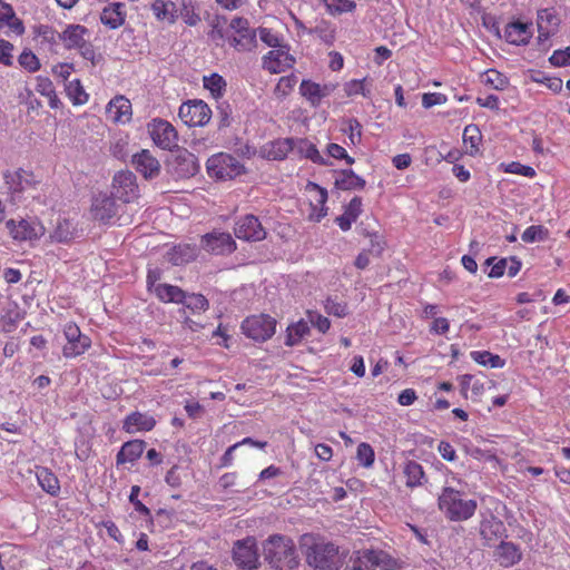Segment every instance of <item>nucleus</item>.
Masks as SVG:
<instances>
[{
  "label": "nucleus",
  "instance_id": "f257e3e1",
  "mask_svg": "<svg viewBox=\"0 0 570 570\" xmlns=\"http://www.w3.org/2000/svg\"><path fill=\"white\" fill-rule=\"evenodd\" d=\"M299 544L306 563L314 570H340L343 564L340 548L320 535L303 534Z\"/></svg>",
  "mask_w": 570,
  "mask_h": 570
},
{
  "label": "nucleus",
  "instance_id": "f03ea898",
  "mask_svg": "<svg viewBox=\"0 0 570 570\" xmlns=\"http://www.w3.org/2000/svg\"><path fill=\"white\" fill-rule=\"evenodd\" d=\"M263 554L275 570H294L299 564L295 543L286 535H269L263 544Z\"/></svg>",
  "mask_w": 570,
  "mask_h": 570
},
{
  "label": "nucleus",
  "instance_id": "7ed1b4c3",
  "mask_svg": "<svg viewBox=\"0 0 570 570\" xmlns=\"http://www.w3.org/2000/svg\"><path fill=\"white\" fill-rule=\"evenodd\" d=\"M90 214L94 220L104 225L121 226L131 223V215L126 214L124 205L106 193H99L92 198Z\"/></svg>",
  "mask_w": 570,
  "mask_h": 570
},
{
  "label": "nucleus",
  "instance_id": "20e7f679",
  "mask_svg": "<svg viewBox=\"0 0 570 570\" xmlns=\"http://www.w3.org/2000/svg\"><path fill=\"white\" fill-rule=\"evenodd\" d=\"M89 38V29L78 23L67 24L61 32V42L67 50H77L85 60L96 66L101 57L97 55L95 46Z\"/></svg>",
  "mask_w": 570,
  "mask_h": 570
},
{
  "label": "nucleus",
  "instance_id": "39448f33",
  "mask_svg": "<svg viewBox=\"0 0 570 570\" xmlns=\"http://www.w3.org/2000/svg\"><path fill=\"white\" fill-rule=\"evenodd\" d=\"M439 508L451 521H464L470 519L476 508V501L463 499L460 491L446 487L439 497Z\"/></svg>",
  "mask_w": 570,
  "mask_h": 570
},
{
  "label": "nucleus",
  "instance_id": "423d86ee",
  "mask_svg": "<svg viewBox=\"0 0 570 570\" xmlns=\"http://www.w3.org/2000/svg\"><path fill=\"white\" fill-rule=\"evenodd\" d=\"M396 570L399 561L384 550L364 549L355 551L344 570Z\"/></svg>",
  "mask_w": 570,
  "mask_h": 570
},
{
  "label": "nucleus",
  "instance_id": "0eeeda50",
  "mask_svg": "<svg viewBox=\"0 0 570 570\" xmlns=\"http://www.w3.org/2000/svg\"><path fill=\"white\" fill-rule=\"evenodd\" d=\"M206 170L215 180H233L246 173L245 166L227 153H217L206 161Z\"/></svg>",
  "mask_w": 570,
  "mask_h": 570
},
{
  "label": "nucleus",
  "instance_id": "6e6552de",
  "mask_svg": "<svg viewBox=\"0 0 570 570\" xmlns=\"http://www.w3.org/2000/svg\"><path fill=\"white\" fill-rule=\"evenodd\" d=\"M257 33L246 18L235 17L229 23L227 41L238 52H248L257 46Z\"/></svg>",
  "mask_w": 570,
  "mask_h": 570
},
{
  "label": "nucleus",
  "instance_id": "1a4fd4ad",
  "mask_svg": "<svg viewBox=\"0 0 570 570\" xmlns=\"http://www.w3.org/2000/svg\"><path fill=\"white\" fill-rule=\"evenodd\" d=\"M277 321L268 314L247 316L240 325L242 333L255 342H266L276 332Z\"/></svg>",
  "mask_w": 570,
  "mask_h": 570
},
{
  "label": "nucleus",
  "instance_id": "9d476101",
  "mask_svg": "<svg viewBox=\"0 0 570 570\" xmlns=\"http://www.w3.org/2000/svg\"><path fill=\"white\" fill-rule=\"evenodd\" d=\"M180 303L184 304V307L179 311L184 327L191 332H198L205 328L206 323L204 321H194L193 316H200L203 313L208 311V299L203 294L186 293L185 301Z\"/></svg>",
  "mask_w": 570,
  "mask_h": 570
},
{
  "label": "nucleus",
  "instance_id": "9b49d317",
  "mask_svg": "<svg viewBox=\"0 0 570 570\" xmlns=\"http://www.w3.org/2000/svg\"><path fill=\"white\" fill-rule=\"evenodd\" d=\"M3 180L13 199H20L26 191L37 189L41 183L33 171L23 168L7 170Z\"/></svg>",
  "mask_w": 570,
  "mask_h": 570
},
{
  "label": "nucleus",
  "instance_id": "f8f14e48",
  "mask_svg": "<svg viewBox=\"0 0 570 570\" xmlns=\"http://www.w3.org/2000/svg\"><path fill=\"white\" fill-rule=\"evenodd\" d=\"M110 196L126 208L127 204L134 203L139 198V187L136 176L129 170L118 171L111 183Z\"/></svg>",
  "mask_w": 570,
  "mask_h": 570
},
{
  "label": "nucleus",
  "instance_id": "ddd939ff",
  "mask_svg": "<svg viewBox=\"0 0 570 570\" xmlns=\"http://www.w3.org/2000/svg\"><path fill=\"white\" fill-rule=\"evenodd\" d=\"M178 116L188 127H204L212 118V109L204 100L194 99L181 104Z\"/></svg>",
  "mask_w": 570,
  "mask_h": 570
},
{
  "label": "nucleus",
  "instance_id": "4468645a",
  "mask_svg": "<svg viewBox=\"0 0 570 570\" xmlns=\"http://www.w3.org/2000/svg\"><path fill=\"white\" fill-rule=\"evenodd\" d=\"M63 335L67 343L62 347V355L66 358H75L85 354L91 346L89 336L81 333L79 326L75 322H68L63 326Z\"/></svg>",
  "mask_w": 570,
  "mask_h": 570
},
{
  "label": "nucleus",
  "instance_id": "2eb2a0df",
  "mask_svg": "<svg viewBox=\"0 0 570 570\" xmlns=\"http://www.w3.org/2000/svg\"><path fill=\"white\" fill-rule=\"evenodd\" d=\"M304 190L309 206L307 219L309 222L320 223L328 212L326 207L328 198L327 190L313 181H308Z\"/></svg>",
  "mask_w": 570,
  "mask_h": 570
},
{
  "label": "nucleus",
  "instance_id": "dca6fc26",
  "mask_svg": "<svg viewBox=\"0 0 570 570\" xmlns=\"http://www.w3.org/2000/svg\"><path fill=\"white\" fill-rule=\"evenodd\" d=\"M148 132L158 147L170 150L177 146L178 135L175 127L167 120L155 118L148 124Z\"/></svg>",
  "mask_w": 570,
  "mask_h": 570
},
{
  "label": "nucleus",
  "instance_id": "f3484780",
  "mask_svg": "<svg viewBox=\"0 0 570 570\" xmlns=\"http://www.w3.org/2000/svg\"><path fill=\"white\" fill-rule=\"evenodd\" d=\"M233 559L243 569H256L259 561L255 538L248 537L244 540H238L233 548Z\"/></svg>",
  "mask_w": 570,
  "mask_h": 570
},
{
  "label": "nucleus",
  "instance_id": "a211bd4d",
  "mask_svg": "<svg viewBox=\"0 0 570 570\" xmlns=\"http://www.w3.org/2000/svg\"><path fill=\"white\" fill-rule=\"evenodd\" d=\"M202 247L214 255L232 254L236 249V243L229 233L214 230L202 237Z\"/></svg>",
  "mask_w": 570,
  "mask_h": 570
},
{
  "label": "nucleus",
  "instance_id": "6ab92c4d",
  "mask_svg": "<svg viewBox=\"0 0 570 570\" xmlns=\"http://www.w3.org/2000/svg\"><path fill=\"white\" fill-rule=\"evenodd\" d=\"M263 68L271 73H281L292 68L295 63L294 57L289 53L287 46L269 50L263 57Z\"/></svg>",
  "mask_w": 570,
  "mask_h": 570
},
{
  "label": "nucleus",
  "instance_id": "aec40b11",
  "mask_svg": "<svg viewBox=\"0 0 570 570\" xmlns=\"http://www.w3.org/2000/svg\"><path fill=\"white\" fill-rule=\"evenodd\" d=\"M235 236L239 239L258 242L266 237V230L254 215H246L236 222Z\"/></svg>",
  "mask_w": 570,
  "mask_h": 570
},
{
  "label": "nucleus",
  "instance_id": "412c9836",
  "mask_svg": "<svg viewBox=\"0 0 570 570\" xmlns=\"http://www.w3.org/2000/svg\"><path fill=\"white\" fill-rule=\"evenodd\" d=\"M335 83L321 85L309 79H304L299 85V94L306 99L311 107L321 106L323 98L330 96L335 89Z\"/></svg>",
  "mask_w": 570,
  "mask_h": 570
},
{
  "label": "nucleus",
  "instance_id": "4be33fe9",
  "mask_svg": "<svg viewBox=\"0 0 570 570\" xmlns=\"http://www.w3.org/2000/svg\"><path fill=\"white\" fill-rule=\"evenodd\" d=\"M199 170L196 157L187 151L179 153L169 164V171L176 179H186L195 176Z\"/></svg>",
  "mask_w": 570,
  "mask_h": 570
},
{
  "label": "nucleus",
  "instance_id": "5701e85b",
  "mask_svg": "<svg viewBox=\"0 0 570 570\" xmlns=\"http://www.w3.org/2000/svg\"><path fill=\"white\" fill-rule=\"evenodd\" d=\"M6 225L10 236L18 242L33 240L43 234L42 226L27 219H10Z\"/></svg>",
  "mask_w": 570,
  "mask_h": 570
},
{
  "label": "nucleus",
  "instance_id": "b1692460",
  "mask_svg": "<svg viewBox=\"0 0 570 570\" xmlns=\"http://www.w3.org/2000/svg\"><path fill=\"white\" fill-rule=\"evenodd\" d=\"M131 102L122 95L112 98L106 107V117L115 124H127L131 120Z\"/></svg>",
  "mask_w": 570,
  "mask_h": 570
},
{
  "label": "nucleus",
  "instance_id": "393cba45",
  "mask_svg": "<svg viewBox=\"0 0 570 570\" xmlns=\"http://www.w3.org/2000/svg\"><path fill=\"white\" fill-rule=\"evenodd\" d=\"M131 164L146 179L157 177L160 173V163L148 149L135 154Z\"/></svg>",
  "mask_w": 570,
  "mask_h": 570
},
{
  "label": "nucleus",
  "instance_id": "a878e982",
  "mask_svg": "<svg viewBox=\"0 0 570 570\" xmlns=\"http://www.w3.org/2000/svg\"><path fill=\"white\" fill-rule=\"evenodd\" d=\"M126 17L127 12L125 3L112 2L102 9L100 13V21L108 29L115 30L124 26Z\"/></svg>",
  "mask_w": 570,
  "mask_h": 570
},
{
  "label": "nucleus",
  "instance_id": "bb28decb",
  "mask_svg": "<svg viewBox=\"0 0 570 570\" xmlns=\"http://www.w3.org/2000/svg\"><path fill=\"white\" fill-rule=\"evenodd\" d=\"M7 27L16 36H22L26 31L23 21L17 17L13 7L0 0V29Z\"/></svg>",
  "mask_w": 570,
  "mask_h": 570
},
{
  "label": "nucleus",
  "instance_id": "cd10ccee",
  "mask_svg": "<svg viewBox=\"0 0 570 570\" xmlns=\"http://www.w3.org/2000/svg\"><path fill=\"white\" fill-rule=\"evenodd\" d=\"M532 37V29L530 23L514 21L507 24L504 29L505 40L515 46L527 45Z\"/></svg>",
  "mask_w": 570,
  "mask_h": 570
},
{
  "label": "nucleus",
  "instance_id": "c85d7f7f",
  "mask_svg": "<svg viewBox=\"0 0 570 570\" xmlns=\"http://www.w3.org/2000/svg\"><path fill=\"white\" fill-rule=\"evenodd\" d=\"M363 212V202L358 196L353 197L347 205L344 206V213L335 218V223L343 230L351 229L352 224L357 220Z\"/></svg>",
  "mask_w": 570,
  "mask_h": 570
},
{
  "label": "nucleus",
  "instance_id": "c756f323",
  "mask_svg": "<svg viewBox=\"0 0 570 570\" xmlns=\"http://www.w3.org/2000/svg\"><path fill=\"white\" fill-rule=\"evenodd\" d=\"M156 425V420L154 416L141 413V412H132L126 416L124 420L122 429L127 433H136L140 431H151Z\"/></svg>",
  "mask_w": 570,
  "mask_h": 570
},
{
  "label": "nucleus",
  "instance_id": "7c9ffc66",
  "mask_svg": "<svg viewBox=\"0 0 570 570\" xmlns=\"http://www.w3.org/2000/svg\"><path fill=\"white\" fill-rule=\"evenodd\" d=\"M196 257L197 247L190 244L176 245L166 253V259L175 266L187 264Z\"/></svg>",
  "mask_w": 570,
  "mask_h": 570
},
{
  "label": "nucleus",
  "instance_id": "2f4dec72",
  "mask_svg": "<svg viewBox=\"0 0 570 570\" xmlns=\"http://www.w3.org/2000/svg\"><path fill=\"white\" fill-rule=\"evenodd\" d=\"M146 442L142 440H131L125 442L116 455L117 465L134 463L144 453Z\"/></svg>",
  "mask_w": 570,
  "mask_h": 570
},
{
  "label": "nucleus",
  "instance_id": "473e14b6",
  "mask_svg": "<svg viewBox=\"0 0 570 570\" xmlns=\"http://www.w3.org/2000/svg\"><path fill=\"white\" fill-rule=\"evenodd\" d=\"M151 11L158 21L174 23L178 18V6L174 0H153Z\"/></svg>",
  "mask_w": 570,
  "mask_h": 570
},
{
  "label": "nucleus",
  "instance_id": "72a5a7b5",
  "mask_svg": "<svg viewBox=\"0 0 570 570\" xmlns=\"http://www.w3.org/2000/svg\"><path fill=\"white\" fill-rule=\"evenodd\" d=\"M36 478L39 487L51 497L60 493V482L57 475L46 466H36Z\"/></svg>",
  "mask_w": 570,
  "mask_h": 570
},
{
  "label": "nucleus",
  "instance_id": "f704fd0d",
  "mask_svg": "<svg viewBox=\"0 0 570 570\" xmlns=\"http://www.w3.org/2000/svg\"><path fill=\"white\" fill-rule=\"evenodd\" d=\"M559 18L550 9H543L538 12L537 24L539 38L548 39L553 35L559 26Z\"/></svg>",
  "mask_w": 570,
  "mask_h": 570
},
{
  "label": "nucleus",
  "instance_id": "c9c22d12",
  "mask_svg": "<svg viewBox=\"0 0 570 570\" xmlns=\"http://www.w3.org/2000/svg\"><path fill=\"white\" fill-rule=\"evenodd\" d=\"M334 185L340 190H363L366 181L352 169H343L335 178Z\"/></svg>",
  "mask_w": 570,
  "mask_h": 570
},
{
  "label": "nucleus",
  "instance_id": "e433bc0d",
  "mask_svg": "<svg viewBox=\"0 0 570 570\" xmlns=\"http://www.w3.org/2000/svg\"><path fill=\"white\" fill-rule=\"evenodd\" d=\"M294 138L276 139L268 145V149L264 151V156L273 160H283L294 150Z\"/></svg>",
  "mask_w": 570,
  "mask_h": 570
},
{
  "label": "nucleus",
  "instance_id": "4c0bfd02",
  "mask_svg": "<svg viewBox=\"0 0 570 570\" xmlns=\"http://www.w3.org/2000/svg\"><path fill=\"white\" fill-rule=\"evenodd\" d=\"M482 144V134L476 125H468L463 130V145L464 151L469 156H476L480 154Z\"/></svg>",
  "mask_w": 570,
  "mask_h": 570
},
{
  "label": "nucleus",
  "instance_id": "58836bf2",
  "mask_svg": "<svg viewBox=\"0 0 570 570\" xmlns=\"http://www.w3.org/2000/svg\"><path fill=\"white\" fill-rule=\"evenodd\" d=\"M504 531L503 522L494 517L483 520L480 524V534L489 544L500 539Z\"/></svg>",
  "mask_w": 570,
  "mask_h": 570
},
{
  "label": "nucleus",
  "instance_id": "ea45409f",
  "mask_svg": "<svg viewBox=\"0 0 570 570\" xmlns=\"http://www.w3.org/2000/svg\"><path fill=\"white\" fill-rule=\"evenodd\" d=\"M497 557L501 566L511 567L521 560V552L512 542H501L497 550Z\"/></svg>",
  "mask_w": 570,
  "mask_h": 570
},
{
  "label": "nucleus",
  "instance_id": "a19ab883",
  "mask_svg": "<svg viewBox=\"0 0 570 570\" xmlns=\"http://www.w3.org/2000/svg\"><path fill=\"white\" fill-rule=\"evenodd\" d=\"M154 294L164 303H180L186 298V293L180 287L170 284H158Z\"/></svg>",
  "mask_w": 570,
  "mask_h": 570
},
{
  "label": "nucleus",
  "instance_id": "79ce46f5",
  "mask_svg": "<svg viewBox=\"0 0 570 570\" xmlns=\"http://www.w3.org/2000/svg\"><path fill=\"white\" fill-rule=\"evenodd\" d=\"M294 150L301 156L312 160L315 164H326L324 158L320 154L317 147L306 138L295 139Z\"/></svg>",
  "mask_w": 570,
  "mask_h": 570
},
{
  "label": "nucleus",
  "instance_id": "37998d69",
  "mask_svg": "<svg viewBox=\"0 0 570 570\" xmlns=\"http://www.w3.org/2000/svg\"><path fill=\"white\" fill-rule=\"evenodd\" d=\"M309 333L308 323L299 320L296 323L288 325L286 330L285 345L295 346Z\"/></svg>",
  "mask_w": 570,
  "mask_h": 570
},
{
  "label": "nucleus",
  "instance_id": "c03bdc74",
  "mask_svg": "<svg viewBox=\"0 0 570 570\" xmlns=\"http://www.w3.org/2000/svg\"><path fill=\"white\" fill-rule=\"evenodd\" d=\"M203 86L207 89L214 99H219L226 91V81L223 76L213 72L209 76H204Z\"/></svg>",
  "mask_w": 570,
  "mask_h": 570
},
{
  "label": "nucleus",
  "instance_id": "a18cd8bd",
  "mask_svg": "<svg viewBox=\"0 0 570 570\" xmlns=\"http://www.w3.org/2000/svg\"><path fill=\"white\" fill-rule=\"evenodd\" d=\"M470 357L475 363L491 368H502L505 365V361L500 355L489 351H472Z\"/></svg>",
  "mask_w": 570,
  "mask_h": 570
},
{
  "label": "nucleus",
  "instance_id": "49530a36",
  "mask_svg": "<svg viewBox=\"0 0 570 570\" xmlns=\"http://www.w3.org/2000/svg\"><path fill=\"white\" fill-rule=\"evenodd\" d=\"M66 94L75 106H82L89 100V95L86 92L79 79L68 81L66 85Z\"/></svg>",
  "mask_w": 570,
  "mask_h": 570
},
{
  "label": "nucleus",
  "instance_id": "de8ad7c7",
  "mask_svg": "<svg viewBox=\"0 0 570 570\" xmlns=\"http://www.w3.org/2000/svg\"><path fill=\"white\" fill-rule=\"evenodd\" d=\"M35 35L42 45L49 46L50 49L61 42V32H58L52 26L39 24L35 29Z\"/></svg>",
  "mask_w": 570,
  "mask_h": 570
},
{
  "label": "nucleus",
  "instance_id": "09e8293b",
  "mask_svg": "<svg viewBox=\"0 0 570 570\" xmlns=\"http://www.w3.org/2000/svg\"><path fill=\"white\" fill-rule=\"evenodd\" d=\"M405 483L410 488H414L422 484L424 478V471L420 463L416 461H407L404 465Z\"/></svg>",
  "mask_w": 570,
  "mask_h": 570
},
{
  "label": "nucleus",
  "instance_id": "8fccbe9b",
  "mask_svg": "<svg viewBox=\"0 0 570 570\" xmlns=\"http://www.w3.org/2000/svg\"><path fill=\"white\" fill-rule=\"evenodd\" d=\"M482 82L494 90H504L509 86V79L497 69H489L482 75Z\"/></svg>",
  "mask_w": 570,
  "mask_h": 570
},
{
  "label": "nucleus",
  "instance_id": "3c124183",
  "mask_svg": "<svg viewBox=\"0 0 570 570\" xmlns=\"http://www.w3.org/2000/svg\"><path fill=\"white\" fill-rule=\"evenodd\" d=\"M462 392L471 390L473 397H480L485 391V383L471 374H464L460 379Z\"/></svg>",
  "mask_w": 570,
  "mask_h": 570
},
{
  "label": "nucleus",
  "instance_id": "603ef678",
  "mask_svg": "<svg viewBox=\"0 0 570 570\" xmlns=\"http://www.w3.org/2000/svg\"><path fill=\"white\" fill-rule=\"evenodd\" d=\"M326 10L332 16L352 12L356 8V3L352 0H322Z\"/></svg>",
  "mask_w": 570,
  "mask_h": 570
},
{
  "label": "nucleus",
  "instance_id": "864d4df0",
  "mask_svg": "<svg viewBox=\"0 0 570 570\" xmlns=\"http://www.w3.org/2000/svg\"><path fill=\"white\" fill-rule=\"evenodd\" d=\"M296 83L297 77L295 75L281 77L274 88L275 97L278 99L286 98L293 91Z\"/></svg>",
  "mask_w": 570,
  "mask_h": 570
},
{
  "label": "nucleus",
  "instance_id": "5fc2aeb1",
  "mask_svg": "<svg viewBox=\"0 0 570 570\" xmlns=\"http://www.w3.org/2000/svg\"><path fill=\"white\" fill-rule=\"evenodd\" d=\"M549 237V230L542 225H531L524 229L521 239L524 243H534L546 240Z\"/></svg>",
  "mask_w": 570,
  "mask_h": 570
},
{
  "label": "nucleus",
  "instance_id": "6e6d98bb",
  "mask_svg": "<svg viewBox=\"0 0 570 570\" xmlns=\"http://www.w3.org/2000/svg\"><path fill=\"white\" fill-rule=\"evenodd\" d=\"M18 62L28 72H37L41 67L39 58L30 49L22 50L18 57Z\"/></svg>",
  "mask_w": 570,
  "mask_h": 570
},
{
  "label": "nucleus",
  "instance_id": "4d7b16f0",
  "mask_svg": "<svg viewBox=\"0 0 570 570\" xmlns=\"http://www.w3.org/2000/svg\"><path fill=\"white\" fill-rule=\"evenodd\" d=\"M356 459L360 465L371 468L375 461V452L371 444L362 442L356 450Z\"/></svg>",
  "mask_w": 570,
  "mask_h": 570
},
{
  "label": "nucleus",
  "instance_id": "13d9d810",
  "mask_svg": "<svg viewBox=\"0 0 570 570\" xmlns=\"http://www.w3.org/2000/svg\"><path fill=\"white\" fill-rule=\"evenodd\" d=\"M259 39L268 47L277 49L283 45V37L271 28L259 27L256 31Z\"/></svg>",
  "mask_w": 570,
  "mask_h": 570
},
{
  "label": "nucleus",
  "instance_id": "bf43d9fd",
  "mask_svg": "<svg viewBox=\"0 0 570 570\" xmlns=\"http://www.w3.org/2000/svg\"><path fill=\"white\" fill-rule=\"evenodd\" d=\"M504 173L521 175L528 178L535 177L537 173L533 167L523 165L519 161H511L509 164H502Z\"/></svg>",
  "mask_w": 570,
  "mask_h": 570
},
{
  "label": "nucleus",
  "instance_id": "052dcab7",
  "mask_svg": "<svg viewBox=\"0 0 570 570\" xmlns=\"http://www.w3.org/2000/svg\"><path fill=\"white\" fill-rule=\"evenodd\" d=\"M51 238L58 243H68L73 238V230L68 220L59 222Z\"/></svg>",
  "mask_w": 570,
  "mask_h": 570
},
{
  "label": "nucleus",
  "instance_id": "680f3d73",
  "mask_svg": "<svg viewBox=\"0 0 570 570\" xmlns=\"http://www.w3.org/2000/svg\"><path fill=\"white\" fill-rule=\"evenodd\" d=\"M365 79H352L344 85V91L347 97L362 95L363 97L370 96V90L365 88Z\"/></svg>",
  "mask_w": 570,
  "mask_h": 570
},
{
  "label": "nucleus",
  "instance_id": "e2e57ef3",
  "mask_svg": "<svg viewBox=\"0 0 570 570\" xmlns=\"http://www.w3.org/2000/svg\"><path fill=\"white\" fill-rule=\"evenodd\" d=\"M326 151H327L328 156H331L337 160H344L350 166L353 165L355 161L354 158L347 154L346 149L338 144H335V142L328 144L326 147Z\"/></svg>",
  "mask_w": 570,
  "mask_h": 570
},
{
  "label": "nucleus",
  "instance_id": "0e129e2a",
  "mask_svg": "<svg viewBox=\"0 0 570 570\" xmlns=\"http://www.w3.org/2000/svg\"><path fill=\"white\" fill-rule=\"evenodd\" d=\"M14 46L4 39H0V65L4 67L13 66Z\"/></svg>",
  "mask_w": 570,
  "mask_h": 570
},
{
  "label": "nucleus",
  "instance_id": "69168bd1",
  "mask_svg": "<svg viewBox=\"0 0 570 570\" xmlns=\"http://www.w3.org/2000/svg\"><path fill=\"white\" fill-rule=\"evenodd\" d=\"M347 134L351 145H357L361 142L362 126L356 118H352L347 121V128L344 129Z\"/></svg>",
  "mask_w": 570,
  "mask_h": 570
},
{
  "label": "nucleus",
  "instance_id": "338daca9",
  "mask_svg": "<svg viewBox=\"0 0 570 570\" xmlns=\"http://www.w3.org/2000/svg\"><path fill=\"white\" fill-rule=\"evenodd\" d=\"M324 308L327 314L334 315L337 317H344L347 315V305L345 303L336 302L332 298H327Z\"/></svg>",
  "mask_w": 570,
  "mask_h": 570
},
{
  "label": "nucleus",
  "instance_id": "774afa93",
  "mask_svg": "<svg viewBox=\"0 0 570 570\" xmlns=\"http://www.w3.org/2000/svg\"><path fill=\"white\" fill-rule=\"evenodd\" d=\"M35 89L41 96H53L55 87L49 77L38 76L36 77Z\"/></svg>",
  "mask_w": 570,
  "mask_h": 570
}]
</instances>
